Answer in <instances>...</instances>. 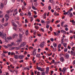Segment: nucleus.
Here are the masks:
<instances>
[{"instance_id":"obj_1","label":"nucleus","mask_w":75,"mask_h":75,"mask_svg":"<svg viewBox=\"0 0 75 75\" xmlns=\"http://www.w3.org/2000/svg\"><path fill=\"white\" fill-rule=\"evenodd\" d=\"M46 44V43L45 42L43 41L39 45V47L40 48H42L44 47L45 45Z\"/></svg>"},{"instance_id":"obj_2","label":"nucleus","mask_w":75,"mask_h":75,"mask_svg":"<svg viewBox=\"0 0 75 75\" xmlns=\"http://www.w3.org/2000/svg\"><path fill=\"white\" fill-rule=\"evenodd\" d=\"M19 37L20 38V39H18L17 42H21L22 41V40L21 39V38H23V35H21V34H19Z\"/></svg>"},{"instance_id":"obj_3","label":"nucleus","mask_w":75,"mask_h":75,"mask_svg":"<svg viewBox=\"0 0 75 75\" xmlns=\"http://www.w3.org/2000/svg\"><path fill=\"white\" fill-rule=\"evenodd\" d=\"M9 15L6 14L5 15V17L6 18V21H7L8 20V18H9Z\"/></svg>"},{"instance_id":"obj_4","label":"nucleus","mask_w":75,"mask_h":75,"mask_svg":"<svg viewBox=\"0 0 75 75\" xmlns=\"http://www.w3.org/2000/svg\"><path fill=\"white\" fill-rule=\"evenodd\" d=\"M1 37L2 38L4 39V40H6V34H3Z\"/></svg>"},{"instance_id":"obj_5","label":"nucleus","mask_w":75,"mask_h":75,"mask_svg":"<svg viewBox=\"0 0 75 75\" xmlns=\"http://www.w3.org/2000/svg\"><path fill=\"white\" fill-rule=\"evenodd\" d=\"M49 69H50V68H49V67H47L46 68L45 73L47 74H48V72H49Z\"/></svg>"},{"instance_id":"obj_6","label":"nucleus","mask_w":75,"mask_h":75,"mask_svg":"<svg viewBox=\"0 0 75 75\" xmlns=\"http://www.w3.org/2000/svg\"><path fill=\"white\" fill-rule=\"evenodd\" d=\"M26 45V43L25 42H22L21 45V47H23Z\"/></svg>"},{"instance_id":"obj_7","label":"nucleus","mask_w":75,"mask_h":75,"mask_svg":"<svg viewBox=\"0 0 75 75\" xmlns=\"http://www.w3.org/2000/svg\"><path fill=\"white\" fill-rule=\"evenodd\" d=\"M28 18H30L31 16V13L30 11H29L28 12Z\"/></svg>"},{"instance_id":"obj_8","label":"nucleus","mask_w":75,"mask_h":75,"mask_svg":"<svg viewBox=\"0 0 75 75\" xmlns=\"http://www.w3.org/2000/svg\"><path fill=\"white\" fill-rule=\"evenodd\" d=\"M60 61H61V62H65V59L64 57H60Z\"/></svg>"},{"instance_id":"obj_9","label":"nucleus","mask_w":75,"mask_h":75,"mask_svg":"<svg viewBox=\"0 0 75 75\" xmlns=\"http://www.w3.org/2000/svg\"><path fill=\"white\" fill-rule=\"evenodd\" d=\"M13 13L14 14H15V15H17V14H18V11H17V9H15Z\"/></svg>"},{"instance_id":"obj_10","label":"nucleus","mask_w":75,"mask_h":75,"mask_svg":"<svg viewBox=\"0 0 75 75\" xmlns=\"http://www.w3.org/2000/svg\"><path fill=\"white\" fill-rule=\"evenodd\" d=\"M13 25L14 27L13 28V30H16V29L17 28V25L15 24H13Z\"/></svg>"},{"instance_id":"obj_11","label":"nucleus","mask_w":75,"mask_h":75,"mask_svg":"<svg viewBox=\"0 0 75 75\" xmlns=\"http://www.w3.org/2000/svg\"><path fill=\"white\" fill-rule=\"evenodd\" d=\"M36 54H37L36 52V50H34L33 52H32V55H33V56H35V55H36Z\"/></svg>"},{"instance_id":"obj_12","label":"nucleus","mask_w":75,"mask_h":75,"mask_svg":"<svg viewBox=\"0 0 75 75\" xmlns=\"http://www.w3.org/2000/svg\"><path fill=\"white\" fill-rule=\"evenodd\" d=\"M70 54L71 55H73V56H75V52H74L72 50H71L70 52Z\"/></svg>"},{"instance_id":"obj_13","label":"nucleus","mask_w":75,"mask_h":75,"mask_svg":"<svg viewBox=\"0 0 75 75\" xmlns=\"http://www.w3.org/2000/svg\"><path fill=\"white\" fill-rule=\"evenodd\" d=\"M66 70H67V68L66 67H64L62 70V72L63 74H65V73Z\"/></svg>"},{"instance_id":"obj_14","label":"nucleus","mask_w":75,"mask_h":75,"mask_svg":"<svg viewBox=\"0 0 75 75\" xmlns=\"http://www.w3.org/2000/svg\"><path fill=\"white\" fill-rule=\"evenodd\" d=\"M61 32L62 33H63L64 34H67V33L66 32V31H65L63 30H61Z\"/></svg>"},{"instance_id":"obj_15","label":"nucleus","mask_w":75,"mask_h":75,"mask_svg":"<svg viewBox=\"0 0 75 75\" xmlns=\"http://www.w3.org/2000/svg\"><path fill=\"white\" fill-rule=\"evenodd\" d=\"M18 36V35L17 34H16V33H14L12 35V37L13 38H14L16 37H17Z\"/></svg>"},{"instance_id":"obj_16","label":"nucleus","mask_w":75,"mask_h":75,"mask_svg":"<svg viewBox=\"0 0 75 75\" xmlns=\"http://www.w3.org/2000/svg\"><path fill=\"white\" fill-rule=\"evenodd\" d=\"M25 34L26 35H28L29 34V31H28V30H26Z\"/></svg>"},{"instance_id":"obj_17","label":"nucleus","mask_w":75,"mask_h":75,"mask_svg":"<svg viewBox=\"0 0 75 75\" xmlns=\"http://www.w3.org/2000/svg\"><path fill=\"white\" fill-rule=\"evenodd\" d=\"M4 7V4L2 3H1V5H0V8H3Z\"/></svg>"},{"instance_id":"obj_18","label":"nucleus","mask_w":75,"mask_h":75,"mask_svg":"<svg viewBox=\"0 0 75 75\" xmlns=\"http://www.w3.org/2000/svg\"><path fill=\"white\" fill-rule=\"evenodd\" d=\"M14 58L15 59H18V55L17 54H15L14 55Z\"/></svg>"},{"instance_id":"obj_19","label":"nucleus","mask_w":75,"mask_h":75,"mask_svg":"<svg viewBox=\"0 0 75 75\" xmlns=\"http://www.w3.org/2000/svg\"><path fill=\"white\" fill-rule=\"evenodd\" d=\"M53 45L54 48H56L57 47V43L55 42L53 43Z\"/></svg>"},{"instance_id":"obj_20","label":"nucleus","mask_w":75,"mask_h":75,"mask_svg":"<svg viewBox=\"0 0 75 75\" xmlns=\"http://www.w3.org/2000/svg\"><path fill=\"white\" fill-rule=\"evenodd\" d=\"M15 50H20V47H15Z\"/></svg>"},{"instance_id":"obj_21","label":"nucleus","mask_w":75,"mask_h":75,"mask_svg":"<svg viewBox=\"0 0 75 75\" xmlns=\"http://www.w3.org/2000/svg\"><path fill=\"white\" fill-rule=\"evenodd\" d=\"M19 58L20 59H23V58H24V56L23 55H20L19 56Z\"/></svg>"},{"instance_id":"obj_22","label":"nucleus","mask_w":75,"mask_h":75,"mask_svg":"<svg viewBox=\"0 0 75 75\" xmlns=\"http://www.w3.org/2000/svg\"><path fill=\"white\" fill-rule=\"evenodd\" d=\"M51 22V21L49 20V21L47 22H46V24L47 25H48V24H50V23Z\"/></svg>"},{"instance_id":"obj_23","label":"nucleus","mask_w":75,"mask_h":75,"mask_svg":"<svg viewBox=\"0 0 75 75\" xmlns=\"http://www.w3.org/2000/svg\"><path fill=\"white\" fill-rule=\"evenodd\" d=\"M7 39L8 40H12V37L9 36L7 37Z\"/></svg>"},{"instance_id":"obj_24","label":"nucleus","mask_w":75,"mask_h":75,"mask_svg":"<svg viewBox=\"0 0 75 75\" xmlns=\"http://www.w3.org/2000/svg\"><path fill=\"white\" fill-rule=\"evenodd\" d=\"M47 16V13H45L44 14V16H43V18H44L45 19L47 17V16Z\"/></svg>"},{"instance_id":"obj_25","label":"nucleus","mask_w":75,"mask_h":75,"mask_svg":"<svg viewBox=\"0 0 75 75\" xmlns=\"http://www.w3.org/2000/svg\"><path fill=\"white\" fill-rule=\"evenodd\" d=\"M11 45L12 46V45H13V46H17L18 45H16V44L14 43V42H12L11 43Z\"/></svg>"},{"instance_id":"obj_26","label":"nucleus","mask_w":75,"mask_h":75,"mask_svg":"<svg viewBox=\"0 0 75 75\" xmlns=\"http://www.w3.org/2000/svg\"><path fill=\"white\" fill-rule=\"evenodd\" d=\"M64 39H62L61 40V44H63L64 43Z\"/></svg>"},{"instance_id":"obj_27","label":"nucleus","mask_w":75,"mask_h":75,"mask_svg":"<svg viewBox=\"0 0 75 75\" xmlns=\"http://www.w3.org/2000/svg\"><path fill=\"white\" fill-rule=\"evenodd\" d=\"M22 10H25V6H22Z\"/></svg>"},{"instance_id":"obj_28","label":"nucleus","mask_w":75,"mask_h":75,"mask_svg":"<svg viewBox=\"0 0 75 75\" xmlns=\"http://www.w3.org/2000/svg\"><path fill=\"white\" fill-rule=\"evenodd\" d=\"M72 23L73 25H75V21H74V20H72Z\"/></svg>"},{"instance_id":"obj_29","label":"nucleus","mask_w":75,"mask_h":75,"mask_svg":"<svg viewBox=\"0 0 75 75\" xmlns=\"http://www.w3.org/2000/svg\"><path fill=\"white\" fill-rule=\"evenodd\" d=\"M14 49H15V47H13L11 48H10L9 50L10 51H11V50H14Z\"/></svg>"},{"instance_id":"obj_30","label":"nucleus","mask_w":75,"mask_h":75,"mask_svg":"<svg viewBox=\"0 0 75 75\" xmlns=\"http://www.w3.org/2000/svg\"><path fill=\"white\" fill-rule=\"evenodd\" d=\"M67 51H68V48L67 47H65L64 48V52H67Z\"/></svg>"},{"instance_id":"obj_31","label":"nucleus","mask_w":75,"mask_h":75,"mask_svg":"<svg viewBox=\"0 0 75 75\" xmlns=\"http://www.w3.org/2000/svg\"><path fill=\"white\" fill-rule=\"evenodd\" d=\"M63 46L64 47H67V43H64L63 44Z\"/></svg>"},{"instance_id":"obj_32","label":"nucleus","mask_w":75,"mask_h":75,"mask_svg":"<svg viewBox=\"0 0 75 75\" xmlns=\"http://www.w3.org/2000/svg\"><path fill=\"white\" fill-rule=\"evenodd\" d=\"M70 44L71 46H72V47H73V46H74V43L72 42L71 43H70Z\"/></svg>"},{"instance_id":"obj_33","label":"nucleus","mask_w":75,"mask_h":75,"mask_svg":"<svg viewBox=\"0 0 75 75\" xmlns=\"http://www.w3.org/2000/svg\"><path fill=\"white\" fill-rule=\"evenodd\" d=\"M40 55H41V54H36V57H37L38 58H39V57H40Z\"/></svg>"},{"instance_id":"obj_34","label":"nucleus","mask_w":75,"mask_h":75,"mask_svg":"<svg viewBox=\"0 0 75 75\" xmlns=\"http://www.w3.org/2000/svg\"><path fill=\"white\" fill-rule=\"evenodd\" d=\"M64 22H62L61 23V25L62 27H64Z\"/></svg>"},{"instance_id":"obj_35","label":"nucleus","mask_w":75,"mask_h":75,"mask_svg":"<svg viewBox=\"0 0 75 75\" xmlns=\"http://www.w3.org/2000/svg\"><path fill=\"white\" fill-rule=\"evenodd\" d=\"M61 44H60L58 45V48L59 49H60V48H61Z\"/></svg>"},{"instance_id":"obj_36","label":"nucleus","mask_w":75,"mask_h":75,"mask_svg":"<svg viewBox=\"0 0 75 75\" xmlns=\"http://www.w3.org/2000/svg\"><path fill=\"white\" fill-rule=\"evenodd\" d=\"M11 55H16V53H15L14 52H11Z\"/></svg>"},{"instance_id":"obj_37","label":"nucleus","mask_w":75,"mask_h":75,"mask_svg":"<svg viewBox=\"0 0 75 75\" xmlns=\"http://www.w3.org/2000/svg\"><path fill=\"white\" fill-rule=\"evenodd\" d=\"M32 8L33 9V10H37V9L34 6H32Z\"/></svg>"},{"instance_id":"obj_38","label":"nucleus","mask_w":75,"mask_h":75,"mask_svg":"<svg viewBox=\"0 0 75 75\" xmlns=\"http://www.w3.org/2000/svg\"><path fill=\"white\" fill-rule=\"evenodd\" d=\"M37 69H38V71H40V70L41 69V68L40 67H38L37 68Z\"/></svg>"},{"instance_id":"obj_39","label":"nucleus","mask_w":75,"mask_h":75,"mask_svg":"<svg viewBox=\"0 0 75 75\" xmlns=\"http://www.w3.org/2000/svg\"><path fill=\"white\" fill-rule=\"evenodd\" d=\"M65 56L67 58H69V54H66L65 55Z\"/></svg>"},{"instance_id":"obj_40","label":"nucleus","mask_w":75,"mask_h":75,"mask_svg":"<svg viewBox=\"0 0 75 75\" xmlns=\"http://www.w3.org/2000/svg\"><path fill=\"white\" fill-rule=\"evenodd\" d=\"M7 46H8V48H9V47H12V45H11L10 44L8 45Z\"/></svg>"},{"instance_id":"obj_41","label":"nucleus","mask_w":75,"mask_h":75,"mask_svg":"<svg viewBox=\"0 0 75 75\" xmlns=\"http://www.w3.org/2000/svg\"><path fill=\"white\" fill-rule=\"evenodd\" d=\"M35 28H36V30H38V28H39V27L38 26H35Z\"/></svg>"},{"instance_id":"obj_42","label":"nucleus","mask_w":75,"mask_h":75,"mask_svg":"<svg viewBox=\"0 0 75 75\" xmlns=\"http://www.w3.org/2000/svg\"><path fill=\"white\" fill-rule=\"evenodd\" d=\"M30 18H31V19H30L31 22H32L33 21V19H34V18L33 17H30Z\"/></svg>"},{"instance_id":"obj_43","label":"nucleus","mask_w":75,"mask_h":75,"mask_svg":"<svg viewBox=\"0 0 75 75\" xmlns=\"http://www.w3.org/2000/svg\"><path fill=\"white\" fill-rule=\"evenodd\" d=\"M45 75V73L44 71L42 72L41 73V75Z\"/></svg>"},{"instance_id":"obj_44","label":"nucleus","mask_w":75,"mask_h":75,"mask_svg":"<svg viewBox=\"0 0 75 75\" xmlns=\"http://www.w3.org/2000/svg\"><path fill=\"white\" fill-rule=\"evenodd\" d=\"M48 9L49 10H50L51 9V7L50 6H49L48 7Z\"/></svg>"},{"instance_id":"obj_45","label":"nucleus","mask_w":75,"mask_h":75,"mask_svg":"<svg viewBox=\"0 0 75 75\" xmlns=\"http://www.w3.org/2000/svg\"><path fill=\"white\" fill-rule=\"evenodd\" d=\"M20 16H24V13H20Z\"/></svg>"},{"instance_id":"obj_46","label":"nucleus","mask_w":75,"mask_h":75,"mask_svg":"<svg viewBox=\"0 0 75 75\" xmlns=\"http://www.w3.org/2000/svg\"><path fill=\"white\" fill-rule=\"evenodd\" d=\"M67 13V14L68 15H69V14H70V13H71V11L69 10V11H68V12Z\"/></svg>"},{"instance_id":"obj_47","label":"nucleus","mask_w":75,"mask_h":75,"mask_svg":"<svg viewBox=\"0 0 75 75\" xmlns=\"http://www.w3.org/2000/svg\"><path fill=\"white\" fill-rule=\"evenodd\" d=\"M72 16H73V14H72V13H70V17H72Z\"/></svg>"},{"instance_id":"obj_48","label":"nucleus","mask_w":75,"mask_h":75,"mask_svg":"<svg viewBox=\"0 0 75 75\" xmlns=\"http://www.w3.org/2000/svg\"><path fill=\"white\" fill-rule=\"evenodd\" d=\"M4 18H3L1 20V22L2 23H4Z\"/></svg>"},{"instance_id":"obj_49","label":"nucleus","mask_w":75,"mask_h":75,"mask_svg":"<svg viewBox=\"0 0 75 75\" xmlns=\"http://www.w3.org/2000/svg\"><path fill=\"white\" fill-rule=\"evenodd\" d=\"M15 53L16 54H18V55L20 54V53L18 52V51H15Z\"/></svg>"},{"instance_id":"obj_50","label":"nucleus","mask_w":75,"mask_h":75,"mask_svg":"<svg viewBox=\"0 0 75 75\" xmlns=\"http://www.w3.org/2000/svg\"><path fill=\"white\" fill-rule=\"evenodd\" d=\"M4 47L5 48H8V46H7L4 45Z\"/></svg>"},{"instance_id":"obj_51","label":"nucleus","mask_w":75,"mask_h":75,"mask_svg":"<svg viewBox=\"0 0 75 75\" xmlns=\"http://www.w3.org/2000/svg\"><path fill=\"white\" fill-rule=\"evenodd\" d=\"M3 35V33H1V32H0V37L2 36V35Z\"/></svg>"},{"instance_id":"obj_52","label":"nucleus","mask_w":75,"mask_h":75,"mask_svg":"<svg viewBox=\"0 0 75 75\" xmlns=\"http://www.w3.org/2000/svg\"><path fill=\"white\" fill-rule=\"evenodd\" d=\"M50 40L52 41V42H53L54 41V38H51L50 39Z\"/></svg>"},{"instance_id":"obj_53","label":"nucleus","mask_w":75,"mask_h":75,"mask_svg":"<svg viewBox=\"0 0 75 75\" xmlns=\"http://www.w3.org/2000/svg\"><path fill=\"white\" fill-rule=\"evenodd\" d=\"M11 23H12V24H13V25L15 24V23H14V20H12L11 21Z\"/></svg>"},{"instance_id":"obj_54","label":"nucleus","mask_w":75,"mask_h":75,"mask_svg":"<svg viewBox=\"0 0 75 75\" xmlns=\"http://www.w3.org/2000/svg\"><path fill=\"white\" fill-rule=\"evenodd\" d=\"M25 69H28V70H30V69L28 67H25Z\"/></svg>"},{"instance_id":"obj_55","label":"nucleus","mask_w":75,"mask_h":75,"mask_svg":"<svg viewBox=\"0 0 75 75\" xmlns=\"http://www.w3.org/2000/svg\"><path fill=\"white\" fill-rule=\"evenodd\" d=\"M7 25H8V23H6L4 25V26H7Z\"/></svg>"},{"instance_id":"obj_56","label":"nucleus","mask_w":75,"mask_h":75,"mask_svg":"<svg viewBox=\"0 0 75 75\" xmlns=\"http://www.w3.org/2000/svg\"><path fill=\"white\" fill-rule=\"evenodd\" d=\"M52 63H55V60L54 59L52 60V61H51Z\"/></svg>"},{"instance_id":"obj_57","label":"nucleus","mask_w":75,"mask_h":75,"mask_svg":"<svg viewBox=\"0 0 75 75\" xmlns=\"http://www.w3.org/2000/svg\"><path fill=\"white\" fill-rule=\"evenodd\" d=\"M33 17L34 18H37V17H38V16H37V15H34Z\"/></svg>"},{"instance_id":"obj_58","label":"nucleus","mask_w":75,"mask_h":75,"mask_svg":"<svg viewBox=\"0 0 75 75\" xmlns=\"http://www.w3.org/2000/svg\"><path fill=\"white\" fill-rule=\"evenodd\" d=\"M52 27H50V30L51 31H52Z\"/></svg>"},{"instance_id":"obj_59","label":"nucleus","mask_w":75,"mask_h":75,"mask_svg":"<svg viewBox=\"0 0 75 75\" xmlns=\"http://www.w3.org/2000/svg\"><path fill=\"white\" fill-rule=\"evenodd\" d=\"M41 23H45V22H44V20H42L41 21Z\"/></svg>"},{"instance_id":"obj_60","label":"nucleus","mask_w":75,"mask_h":75,"mask_svg":"<svg viewBox=\"0 0 75 75\" xmlns=\"http://www.w3.org/2000/svg\"><path fill=\"white\" fill-rule=\"evenodd\" d=\"M65 30L66 31H68V28H65Z\"/></svg>"},{"instance_id":"obj_61","label":"nucleus","mask_w":75,"mask_h":75,"mask_svg":"<svg viewBox=\"0 0 75 75\" xmlns=\"http://www.w3.org/2000/svg\"><path fill=\"white\" fill-rule=\"evenodd\" d=\"M27 22H28V21H27V19H25V24H26V23H27Z\"/></svg>"},{"instance_id":"obj_62","label":"nucleus","mask_w":75,"mask_h":75,"mask_svg":"<svg viewBox=\"0 0 75 75\" xmlns=\"http://www.w3.org/2000/svg\"><path fill=\"white\" fill-rule=\"evenodd\" d=\"M67 48H68V49H69V50H70V49H71V47H70V46H69V45L68 46Z\"/></svg>"},{"instance_id":"obj_63","label":"nucleus","mask_w":75,"mask_h":75,"mask_svg":"<svg viewBox=\"0 0 75 75\" xmlns=\"http://www.w3.org/2000/svg\"><path fill=\"white\" fill-rule=\"evenodd\" d=\"M11 53L10 52H9L8 53V55H11Z\"/></svg>"},{"instance_id":"obj_64","label":"nucleus","mask_w":75,"mask_h":75,"mask_svg":"<svg viewBox=\"0 0 75 75\" xmlns=\"http://www.w3.org/2000/svg\"><path fill=\"white\" fill-rule=\"evenodd\" d=\"M73 65H75V60L73 61Z\"/></svg>"}]
</instances>
